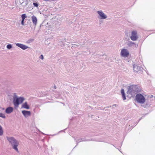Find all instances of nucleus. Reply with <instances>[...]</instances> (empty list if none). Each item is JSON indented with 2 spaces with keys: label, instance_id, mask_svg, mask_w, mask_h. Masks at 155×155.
I'll return each mask as SVG.
<instances>
[{
  "label": "nucleus",
  "instance_id": "nucleus-1",
  "mask_svg": "<svg viewBox=\"0 0 155 155\" xmlns=\"http://www.w3.org/2000/svg\"><path fill=\"white\" fill-rule=\"evenodd\" d=\"M141 87L137 85H132L128 87L127 94L130 95L131 97H134L137 93L141 92Z\"/></svg>",
  "mask_w": 155,
  "mask_h": 155
},
{
  "label": "nucleus",
  "instance_id": "nucleus-2",
  "mask_svg": "<svg viewBox=\"0 0 155 155\" xmlns=\"http://www.w3.org/2000/svg\"><path fill=\"white\" fill-rule=\"evenodd\" d=\"M25 100V98L23 97H18L14 93L13 100V103L15 109L17 108L19 105L22 104Z\"/></svg>",
  "mask_w": 155,
  "mask_h": 155
},
{
  "label": "nucleus",
  "instance_id": "nucleus-3",
  "mask_svg": "<svg viewBox=\"0 0 155 155\" xmlns=\"http://www.w3.org/2000/svg\"><path fill=\"white\" fill-rule=\"evenodd\" d=\"M6 138L9 143L11 144L12 148L17 152H18V143L13 137H6Z\"/></svg>",
  "mask_w": 155,
  "mask_h": 155
},
{
  "label": "nucleus",
  "instance_id": "nucleus-4",
  "mask_svg": "<svg viewBox=\"0 0 155 155\" xmlns=\"http://www.w3.org/2000/svg\"><path fill=\"white\" fill-rule=\"evenodd\" d=\"M135 100L138 103L143 104L146 101V98L144 96L141 94H137L135 96Z\"/></svg>",
  "mask_w": 155,
  "mask_h": 155
},
{
  "label": "nucleus",
  "instance_id": "nucleus-5",
  "mask_svg": "<svg viewBox=\"0 0 155 155\" xmlns=\"http://www.w3.org/2000/svg\"><path fill=\"white\" fill-rule=\"evenodd\" d=\"M73 138L74 139V140H75L76 142H77L76 143V145L75 146V147L73 148V150L78 145V143L81 142H83V141H90L91 140V141H94V140L93 139H86L85 138V137H81L79 138V137H73Z\"/></svg>",
  "mask_w": 155,
  "mask_h": 155
},
{
  "label": "nucleus",
  "instance_id": "nucleus-6",
  "mask_svg": "<svg viewBox=\"0 0 155 155\" xmlns=\"http://www.w3.org/2000/svg\"><path fill=\"white\" fill-rule=\"evenodd\" d=\"M134 71L138 74H142L143 72V68L138 65H134L133 66Z\"/></svg>",
  "mask_w": 155,
  "mask_h": 155
},
{
  "label": "nucleus",
  "instance_id": "nucleus-7",
  "mask_svg": "<svg viewBox=\"0 0 155 155\" xmlns=\"http://www.w3.org/2000/svg\"><path fill=\"white\" fill-rule=\"evenodd\" d=\"M138 37L137 35V32L136 31H133L131 32V35L130 38L131 40L134 41H136L138 38Z\"/></svg>",
  "mask_w": 155,
  "mask_h": 155
},
{
  "label": "nucleus",
  "instance_id": "nucleus-8",
  "mask_svg": "<svg viewBox=\"0 0 155 155\" xmlns=\"http://www.w3.org/2000/svg\"><path fill=\"white\" fill-rule=\"evenodd\" d=\"M120 55L122 57H126L129 56V52L127 49L123 48L121 51Z\"/></svg>",
  "mask_w": 155,
  "mask_h": 155
},
{
  "label": "nucleus",
  "instance_id": "nucleus-9",
  "mask_svg": "<svg viewBox=\"0 0 155 155\" xmlns=\"http://www.w3.org/2000/svg\"><path fill=\"white\" fill-rule=\"evenodd\" d=\"M97 13L99 15L98 18L100 19H105L107 17V16L102 11H98Z\"/></svg>",
  "mask_w": 155,
  "mask_h": 155
},
{
  "label": "nucleus",
  "instance_id": "nucleus-10",
  "mask_svg": "<svg viewBox=\"0 0 155 155\" xmlns=\"http://www.w3.org/2000/svg\"><path fill=\"white\" fill-rule=\"evenodd\" d=\"M21 113L25 117H27L31 115V112L30 111H28L27 110H22L21 111Z\"/></svg>",
  "mask_w": 155,
  "mask_h": 155
},
{
  "label": "nucleus",
  "instance_id": "nucleus-11",
  "mask_svg": "<svg viewBox=\"0 0 155 155\" xmlns=\"http://www.w3.org/2000/svg\"><path fill=\"white\" fill-rule=\"evenodd\" d=\"M13 107H9L5 109V112L7 114H10L13 111Z\"/></svg>",
  "mask_w": 155,
  "mask_h": 155
},
{
  "label": "nucleus",
  "instance_id": "nucleus-12",
  "mask_svg": "<svg viewBox=\"0 0 155 155\" xmlns=\"http://www.w3.org/2000/svg\"><path fill=\"white\" fill-rule=\"evenodd\" d=\"M127 45L129 47H134L135 48H137L138 46L137 45L135 44L134 42L131 41H129Z\"/></svg>",
  "mask_w": 155,
  "mask_h": 155
},
{
  "label": "nucleus",
  "instance_id": "nucleus-13",
  "mask_svg": "<svg viewBox=\"0 0 155 155\" xmlns=\"http://www.w3.org/2000/svg\"><path fill=\"white\" fill-rule=\"evenodd\" d=\"M21 108L26 109H29L30 108V107L28 104V103L27 102H25L22 104Z\"/></svg>",
  "mask_w": 155,
  "mask_h": 155
},
{
  "label": "nucleus",
  "instance_id": "nucleus-14",
  "mask_svg": "<svg viewBox=\"0 0 155 155\" xmlns=\"http://www.w3.org/2000/svg\"><path fill=\"white\" fill-rule=\"evenodd\" d=\"M120 93L122 96V97L123 99V100L124 101L126 100V94L125 93L124 90L123 88H122L120 91Z\"/></svg>",
  "mask_w": 155,
  "mask_h": 155
},
{
  "label": "nucleus",
  "instance_id": "nucleus-15",
  "mask_svg": "<svg viewBox=\"0 0 155 155\" xmlns=\"http://www.w3.org/2000/svg\"><path fill=\"white\" fill-rule=\"evenodd\" d=\"M31 20L33 24L36 26L37 23V19L36 17L34 15L31 17Z\"/></svg>",
  "mask_w": 155,
  "mask_h": 155
},
{
  "label": "nucleus",
  "instance_id": "nucleus-16",
  "mask_svg": "<svg viewBox=\"0 0 155 155\" xmlns=\"http://www.w3.org/2000/svg\"><path fill=\"white\" fill-rule=\"evenodd\" d=\"M151 104L150 103L149 101H147L146 103V104L144 106V108H146L147 107H149L150 105Z\"/></svg>",
  "mask_w": 155,
  "mask_h": 155
},
{
  "label": "nucleus",
  "instance_id": "nucleus-17",
  "mask_svg": "<svg viewBox=\"0 0 155 155\" xmlns=\"http://www.w3.org/2000/svg\"><path fill=\"white\" fill-rule=\"evenodd\" d=\"M154 100H155V96L154 97L152 95L150 96L149 98H148V100H150V101Z\"/></svg>",
  "mask_w": 155,
  "mask_h": 155
},
{
  "label": "nucleus",
  "instance_id": "nucleus-18",
  "mask_svg": "<svg viewBox=\"0 0 155 155\" xmlns=\"http://www.w3.org/2000/svg\"><path fill=\"white\" fill-rule=\"evenodd\" d=\"M3 131L2 127L0 125V136L3 135Z\"/></svg>",
  "mask_w": 155,
  "mask_h": 155
},
{
  "label": "nucleus",
  "instance_id": "nucleus-19",
  "mask_svg": "<svg viewBox=\"0 0 155 155\" xmlns=\"http://www.w3.org/2000/svg\"><path fill=\"white\" fill-rule=\"evenodd\" d=\"M21 19L25 20V19L27 18V16L25 14H23L21 15Z\"/></svg>",
  "mask_w": 155,
  "mask_h": 155
},
{
  "label": "nucleus",
  "instance_id": "nucleus-20",
  "mask_svg": "<svg viewBox=\"0 0 155 155\" xmlns=\"http://www.w3.org/2000/svg\"><path fill=\"white\" fill-rule=\"evenodd\" d=\"M29 48V47L28 46L23 44L21 49L25 50Z\"/></svg>",
  "mask_w": 155,
  "mask_h": 155
},
{
  "label": "nucleus",
  "instance_id": "nucleus-21",
  "mask_svg": "<svg viewBox=\"0 0 155 155\" xmlns=\"http://www.w3.org/2000/svg\"><path fill=\"white\" fill-rule=\"evenodd\" d=\"M23 44L19 43H17L16 44V46L20 48H21L22 46H23Z\"/></svg>",
  "mask_w": 155,
  "mask_h": 155
},
{
  "label": "nucleus",
  "instance_id": "nucleus-22",
  "mask_svg": "<svg viewBox=\"0 0 155 155\" xmlns=\"http://www.w3.org/2000/svg\"><path fill=\"white\" fill-rule=\"evenodd\" d=\"M34 7H38L39 6V4L38 2H34L33 3Z\"/></svg>",
  "mask_w": 155,
  "mask_h": 155
},
{
  "label": "nucleus",
  "instance_id": "nucleus-23",
  "mask_svg": "<svg viewBox=\"0 0 155 155\" xmlns=\"http://www.w3.org/2000/svg\"><path fill=\"white\" fill-rule=\"evenodd\" d=\"M6 48L8 49H10L12 48V45L11 44H9L7 45Z\"/></svg>",
  "mask_w": 155,
  "mask_h": 155
},
{
  "label": "nucleus",
  "instance_id": "nucleus-24",
  "mask_svg": "<svg viewBox=\"0 0 155 155\" xmlns=\"http://www.w3.org/2000/svg\"><path fill=\"white\" fill-rule=\"evenodd\" d=\"M0 117H2L3 118H6V117H5V115L4 114H3L2 113H0Z\"/></svg>",
  "mask_w": 155,
  "mask_h": 155
},
{
  "label": "nucleus",
  "instance_id": "nucleus-25",
  "mask_svg": "<svg viewBox=\"0 0 155 155\" xmlns=\"http://www.w3.org/2000/svg\"><path fill=\"white\" fill-rule=\"evenodd\" d=\"M24 21H25V20L21 19V25H25Z\"/></svg>",
  "mask_w": 155,
  "mask_h": 155
},
{
  "label": "nucleus",
  "instance_id": "nucleus-26",
  "mask_svg": "<svg viewBox=\"0 0 155 155\" xmlns=\"http://www.w3.org/2000/svg\"><path fill=\"white\" fill-rule=\"evenodd\" d=\"M39 58L42 60L44 59V56L42 54H41L39 57Z\"/></svg>",
  "mask_w": 155,
  "mask_h": 155
},
{
  "label": "nucleus",
  "instance_id": "nucleus-27",
  "mask_svg": "<svg viewBox=\"0 0 155 155\" xmlns=\"http://www.w3.org/2000/svg\"><path fill=\"white\" fill-rule=\"evenodd\" d=\"M139 123V122L138 121H136V122H135L134 124H133L134 125H135V126L138 123Z\"/></svg>",
  "mask_w": 155,
  "mask_h": 155
},
{
  "label": "nucleus",
  "instance_id": "nucleus-28",
  "mask_svg": "<svg viewBox=\"0 0 155 155\" xmlns=\"http://www.w3.org/2000/svg\"><path fill=\"white\" fill-rule=\"evenodd\" d=\"M141 117L139 119V120H138V121L139 122L140 121V120L142 119V117Z\"/></svg>",
  "mask_w": 155,
  "mask_h": 155
},
{
  "label": "nucleus",
  "instance_id": "nucleus-29",
  "mask_svg": "<svg viewBox=\"0 0 155 155\" xmlns=\"http://www.w3.org/2000/svg\"><path fill=\"white\" fill-rule=\"evenodd\" d=\"M61 44H62L63 45H63H64V43L62 41H61Z\"/></svg>",
  "mask_w": 155,
  "mask_h": 155
},
{
  "label": "nucleus",
  "instance_id": "nucleus-30",
  "mask_svg": "<svg viewBox=\"0 0 155 155\" xmlns=\"http://www.w3.org/2000/svg\"><path fill=\"white\" fill-rule=\"evenodd\" d=\"M116 105H117L116 104H114L112 105V107H113L114 106L116 107Z\"/></svg>",
  "mask_w": 155,
  "mask_h": 155
},
{
  "label": "nucleus",
  "instance_id": "nucleus-31",
  "mask_svg": "<svg viewBox=\"0 0 155 155\" xmlns=\"http://www.w3.org/2000/svg\"><path fill=\"white\" fill-rule=\"evenodd\" d=\"M66 129H65L64 130H61V131H59V132H63V131H64V130H65Z\"/></svg>",
  "mask_w": 155,
  "mask_h": 155
},
{
  "label": "nucleus",
  "instance_id": "nucleus-32",
  "mask_svg": "<svg viewBox=\"0 0 155 155\" xmlns=\"http://www.w3.org/2000/svg\"><path fill=\"white\" fill-rule=\"evenodd\" d=\"M33 40H34L33 39H31L29 40V41H33Z\"/></svg>",
  "mask_w": 155,
  "mask_h": 155
},
{
  "label": "nucleus",
  "instance_id": "nucleus-33",
  "mask_svg": "<svg viewBox=\"0 0 155 155\" xmlns=\"http://www.w3.org/2000/svg\"><path fill=\"white\" fill-rule=\"evenodd\" d=\"M134 127L133 126H132L130 127L131 128V129H133V128H134Z\"/></svg>",
  "mask_w": 155,
  "mask_h": 155
},
{
  "label": "nucleus",
  "instance_id": "nucleus-34",
  "mask_svg": "<svg viewBox=\"0 0 155 155\" xmlns=\"http://www.w3.org/2000/svg\"><path fill=\"white\" fill-rule=\"evenodd\" d=\"M54 88H56V86H54Z\"/></svg>",
  "mask_w": 155,
  "mask_h": 155
},
{
  "label": "nucleus",
  "instance_id": "nucleus-35",
  "mask_svg": "<svg viewBox=\"0 0 155 155\" xmlns=\"http://www.w3.org/2000/svg\"><path fill=\"white\" fill-rule=\"evenodd\" d=\"M44 1H48L49 0H44Z\"/></svg>",
  "mask_w": 155,
  "mask_h": 155
},
{
  "label": "nucleus",
  "instance_id": "nucleus-36",
  "mask_svg": "<svg viewBox=\"0 0 155 155\" xmlns=\"http://www.w3.org/2000/svg\"><path fill=\"white\" fill-rule=\"evenodd\" d=\"M42 134H44L43 133H42Z\"/></svg>",
  "mask_w": 155,
  "mask_h": 155
}]
</instances>
